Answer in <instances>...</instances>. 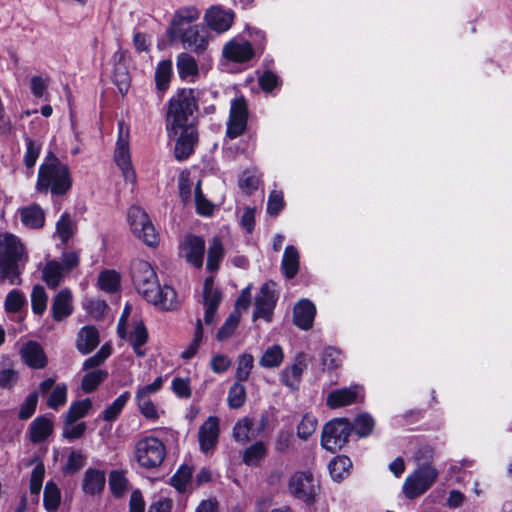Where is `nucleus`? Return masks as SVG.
Masks as SVG:
<instances>
[{"label": "nucleus", "instance_id": "nucleus-1", "mask_svg": "<svg viewBox=\"0 0 512 512\" xmlns=\"http://www.w3.org/2000/svg\"><path fill=\"white\" fill-rule=\"evenodd\" d=\"M131 278L134 287L147 302L163 310H174L178 307L176 291L170 286H160L156 272L150 263L144 260L134 261L131 265Z\"/></svg>", "mask_w": 512, "mask_h": 512}, {"label": "nucleus", "instance_id": "nucleus-2", "mask_svg": "<svg viewBox=\"0 0 512 512\" xmlns=\"http://www.w3.org/2000/svg\"><path fill=\"white\" fill-rule=\"evenodd\" d=\"M72 186L68 166L49 152L39 166L35 189L39 193L50 192L53 196L66 194Z\"/></svg>", "mask_w": 512, "mask_h": 512}, {"label": "nucleus", "instance_id": "nucleus-3", "mask_svg": "<svg viewBox=\"0 0 512 512\" xmlns=\"http://www.w3.org/2000/svg\"><path fill=\"white\" fill-rule=\"evenodd\" d=\"M197 102L192 89H182L170 101L166 114V128L170 137H175L181 128L195 127L193 115Z\"/></svg>", "mask_w": 512, "mask_h": 512}, {"label": "nucleus", "instance_id": "nucleus-4", "mask_svg": "<svg viewBox=\"0 0 512 512\" xmlns=\"http://www.w3.org/2000/svg\"><path fill=\"white\" fill-rule=\"evenodd\" d=\"M1 244L4 247V253L0 252V278L14 284L20 274L17 261L21 260L24 248L20 240L12 234L3 235Z\"/></svg>", "mask_w": 512, "mask_h": 512}, {"label": "nucleus", "instance_id": "nucleus-5", "mask_svg": "<svg viewBox=\"0 0 512 512\" xmlns=\"http://www.w3.org/2000/svg\"><path fill=\"white\" fill-rule=\"evenodd\" d=\"M438 470L431 463L420 464L403 483V493L408 499H415L429 490L438 478Z\"/></svg>", "mask_w": 512, "mask_h": 512}, {"label": "nucleus", "instance_id": "nucleus-6", "mask_svg": "<svg viewBox=\"0 0 512 512\" xmlns=\"http://www.w3.org/2000/svg\"><path fill=\"white\" fill-rule=\"evenodd\" d=\"M166 456V448L161 440L148 436L135 444L134 457L137 463L145 468L152 469L160 466Z\"/></svg>", "mask_w": 512, "mask_h": 512}, {"label": "nucleus", "instance_id": "nucleus-7", "mask_svg": "<svg viewBox=\"0 0 512 512\" xmlns=\"http://www.w3.org/2000/svg\"><path fill=\"white\" fill-rule=\"evenodd\" d=\"M351 424L345 418H336L326 423L322 430L321 445L332 453L342 449L348 442Z\"/></svg>", "mask_w": 512, "mask_h": 512}, {"label": "nucleus", "instance_id": "nucleus-8", "mask_svg": "<svg viewBox=\"0 0 512 512\" xmlns=\"http://www.w3.org/2000/svg\"><path fill=\"white\" fill-rule=\"evenodd\" d=\"M133 234L148 246H156L159 243V235L155 230L148 214L139 206H132L127 213Z\"/></svg>", "mask_w": 512, "mask_h": 512}, {"label": "nucleus", "instance_id": "nucleus-9", "mask_svg": "<svg viewBox=\"0 0 512 512\" xmlns=\"http://www.w3.org/2000/svg\"><path fill=\"white\" fill-rule=\"evenodd\" d=\"M114 159L118 167L121 169L126 182L134 183L136 181V173L132 167L130 150H129V127L124 121L118 122V139Z\"/></svg>", "mask_w": 512, "mask_h": 512}, {"label": "nucleus", "instance_id": "nucleus-10", "mask_svg": "<svg viewBox=\"0 0 512 512\" xmlns=\"http://www.w3.org/2000/svg\"><path fill=\"white\" fill-rule=\"evenodd\" d=\"M289 490L293 496L309 504L315 500L319 482L310 472H296L290 479Z\"/></svg>", "mask_w": 512, "mask_h": 512}, {"label": "nucleus", "instance_id": "nucleus-11", "mask_svg": "<svg viewBox=\"0 0 512 512\" xmlns=\"http://www.w3.org/2000/svg\"><path fill=\"white\" fill-rule=\"evenodd\" d=\"M175 35L180 39L184 48L196 54L204 53L209 45V33L201 25H191L179 28Z\"/></svg>", "mask_w": 512, "mask_h": 512}, {"label": "nucleus", "instance_id": "nucleus-12", "mask_svg": "<svg viewBox=\"0 0 512 512\" xmlns=\"http://www.w3.org/2000/svg\"><path fill=\"white\" fill-rule=\"evenodd\" d=\"M248 108L243 97L232 101L227 122L226 137L235 139L242 135L247 127Z\"/></svg>", "mask_w": 512, "mask_h": 512}, {"label": "nucleus", "instance_id": "nucleus-13", "mask_svg": "<svg viewBox=\"0 0 512 512\" xmlns=\"http://www.w3.org/2000/svg\"><path fill=\"white\" fill-rule=\"evenodd\" d=\"M276 301L275 283L267 282L263 284L255 298L253 318H263L266 321H270Z\"/></svg>", "mask_w": 512, "mask_h": 512}, {"label": "nucleus", "instance_id": "nucleus-14", "mask_svg": "<svg viewBox=\"0 0 512 512\" xmlns=\"http://www.w3.org/2000/svg\"><path fill=\"white\" fill-rule=\"evenodd\" d=\"M234 18L235 14L231 9H224L218 5L211 6L204 14V22L208 28L218 34L228 31Z\"/></svg>", "mask_w": 512, "mask_h": 512}, {"label": "nucleus", "instance_id": "nucleus-15", "mask_svg": "<svg viewBox=\"0 0 512 512\" xmlns=\"http://www.w3.org/2000/svg\"><path fill=\"white\" fill-rule=\"evenodd\" d=\"M204 252L205 241L201 237L188 235L180 245L179 254L188 263L200 268L203 264Z\"/></svg>", "mask_w": 512, "mask_h": 512}, {"label": "nucleus", "instance_id": "nucleus-16", "mask_svg": "<svg viewBox=\"0 0 512 512\" xmlns=\"http://www.w3.org/2000/svg\"><path fill=\"white\" fill-rule=\"evenodd\" d=\"M307 368L306 355L299 353L293 363L284 368L280 374V381L291 390H297L301 383L303 371Z\"/></svg>", "mask_w": 512, "mask_h": 512}, {"label": "nucleus", "instance_id": "nucleus-17", "mask_svg": "<svg viewBox=\"0 0 512 512\" xmlns=\"http://www.w3.org/2000/svg\"><path fill=\"white\" fill-rule=\"evenodd\" d=\"M219 432V419L215 416L208 417L198 431V440L202 452L208 453L215 448Z\"/></svg>", "mask_w": 512, "mask_h": 512}, {"label": "nucleus", "instance_id": "nucleus-18", "mask_svg": "<svg viewBox=\"0 0 512 512\" xmlns=\"http://www.w3.org/2000/svg\"><path fill=\"white\" fill-rule=\"evenodd\" d=\"M254 54L251 43L245 40L232 39L223 47V56L233 62H247Z\"/></svg>", "mask_w": 512, "mask_h": 512}, {"label": "nucleus", "instance_id": "nucleus-19", "mask_svg": "<svg viewBox=\"0 0 512 512\" xmlns=\"http://www.w3.org/2000/svg\"><path fill=\"white\" fill-rule=\"evenodd\" d=\"M221 302V293L214 289L213 279L206 278L203 289V305L205 307L204 322L207 325L214 323L216 311Z\"/></svg>", "mask_w": 512, "mask_h": 512}, {"label": "nucleus", "instance_id": "nucleus-20", "mask_svg": "<svg viewBox=\"0 0 512 512\" xmlns=\"http://www.w3.org/2000/svg\"><path fill=\"white\" fill-rule=\"evenodd\" d=\"M178 135L174 149L175 157L178 160H185L191 155L198 142V132L195 127H187L181 128Z\"/></svg>", "mask_w": 512, "mask_h": 512}, {"label": "nucleus", "instance_id": "nucleus-21", "mask_svg": "<svg viewBox=\"0 0 512 512\" xmlns=\"http://www.w3.org/2000/svg\"><path fill=\"white\" fill-rule=\"evenodd\" d=\"M359 392L358 385L334 390L328 394L326 404L332 409L351 405L357 401Z\"/></svg>", "mask_w": 512, "mask_h": 512}, {"label": "nucleus", "instance_id": "nucleus-22", "mask_svg": "<svg viewBox=\"0 0 512 512\" xmlns=\"http://www.w3.org/2000/svg\"><path fill=\"white\" fill-rule=\"evenodd\" d=\"M23 361L32 368L41 369L47 364V358L42 347L35 341H28L20 349Z\"/></svg>", "mask_w": 512, "mask_h": 512}, {"label": "nucleus", "instance_id": "nucleus-23", "mask_svg": "<svg viewBox=\"0 0 512 512\" xmlns=\"http://www.w3.org/2000/svg\"><path fill=\"white\" fill-rule=\"evenodd\" d=\"M315 314V305L308 299H302L294 307V324L300 329L308 330L312 327Z\"/></svg>", "mask_w": 512, "mask_h": 512}, {"label": "nucleus", "instance_id": "nucleus-24", "mask_svg": "<svg viewBox=\"0 0 512 512\" xmlns=\"http://www.w3.org/2000/svg\"><path fill=\"white\" fill-rule=\"evenodd\" d=\"M52 317L55 321H62L72 314V294L70 290H61L54 298L52 303Z\"/></svg>", "mask_w": 512, "mask_h": 512}, {"label": "nucleus", "instance_id": "nucleus-25", "mask_svg": "<svg viewBox=\"0 0 512 512\" xmlns=\"http://www.w3.org/2000/svg\"><path fill=\"white\" fill-rule=\"evenodd\" d=\"M99 344V332L94 326H85L77 335L76 347L82 354H88Z\"/></svg>", "mask_w": 512, "mask_h": 512}, {"label": "nucleus", "instance_id": "nucleus-26", "mask_svg": "<svg viewBox=\"0 0 512 512\" xmlns=\"http://www.w3.org/2000/svg\"><path fill=\"white\" fill-rule=\"evenodd\" d=\"M105 486V474L104 472L89 468L85 471L82 489L86 494L95 495L100 493Z\"/></svg>", "mask_w": 512, "mask_h": 512}, {"label": "nucleus", "instance_id": "nucleus-27", "mask_svg": "<svg viewBox=\"0 0 512 512\" xmlns=\"http://www.w3.org/2000/svg\"><path fill=\"white\" fill-rule=\"evenodd\" d=\"M22 223L30 229H39L44 226L45 214L37 204L27 206L20 211Z\"/></svg>", "mask_w": 512, "mask_h": 512}, {"label": "nucleus", "instance_id": "nucleus-28", "mask_svg": "<svg viewBox=\"0 0 512 512\" xmlns=\"http://www.w3.org/2000/svg\"><path fill=\"white\" fill-rule=\"evenodd\" d=\"M53 431V423L45 417L35 418L29 427L30 440L33 443H40L47 439Z\"/></svg>", "mask_w": 512, "mask_h": 512}, {"label": "nucleus", "instance_id": "nucleus-29", "mask_svg": "<svg viewBox=\"0 0 512 512\" xmlns=\"http://www.w3.org/2000/svg\"><path fill=\"white\" fill-rule=\"evenodd\" d=\"M300 256L296 247L289 245L285 248L281 268L286 278L292 279L299 270Z\"/></svg>", "mask_w": 512, "mask_h": 512}, {"label": "nucleus", "instance_id": "nucleus-30", "mask_svg": "<svg viewBox=\"0 0 512 512\" xmlns=\"http://www.w3.org/2000/svg\"><path fill=\"white\" fill-rule=\"evenodd\" d=\"M65 273L64 267L57 261H49L42 270V279L47 286L56 289L62 282Z\"/></svg>", "mask_w": 512, "mask_h": 512}, {"label": "nucleus", "instance_id": "nucleus-31", "mask_svg": "<svg viewBox=\"0 0 512 512\" xmlns=\"http://www.w3.org/2000/svg\"><path fill=\"white\" fill-rule=\"evenodd\" d=\"M77 224L75 220L68 213H63L56 222V229L54 237L60 239L63 244H66L76 233Z\"/></svg>", "mask_w": 512, "mask_h": 512}, {"label": "nucleus", "instance_id": "nucleus-32", "mask_svg": "<svg viewBox=\"0 0 512 512\" xmlns=\"http://www.w3.org/2000/svg\"><path fill=\"white\" fill-rule=\"evenodd\" d=\"M113 58L115 61L118 60V62L114 66L112 79L117 85L120 93L125 94L128 91L130 85V76L125 65L121 63L123 53L118 51L114 54Z\"/></svg>", "mask_w": 512, "mask_h": 512}, {"label": "nucleus", "instance_id": "nucleus-33", "mask_svg": "<svg viewBox=\"0 0 512 512\" xmlns=\"http://www.w3.org/2000/svg\"><path fill=\"white\" fill-rule=\"evenodd\" d=\"M176 66L181 79L193 78L198 75V64L188 53H180L177 56Z\"/></svg>", "mask_w": 512, "mask_h": 512}, {"label": "nucleus", "instance_id": "nucleus-34", "mask_svg": "<svg viewBox=\"0 0 512 512\" xmlns=\"http://www.w3.org/2000/svg\"><path fill=\"white\" fill-rule=\"evenodd\" d=\"M352 468L351 460L346 456H337L329 463V472L335 481H341L347 477Z\"/></svg>", "mask_w": 512, "mask_h": 512}, {"label": "nucleus", "instance_id": "nucleus-35", "mask_svg": "<svg viewBox=\"0 0 512 512\" xmlns=\"http://www.w3.org/2000/svg\"><path fill=\"white\" fill-rule=\"evenodd\" d=\"M284 360V352L280 345L274 344L267 348L259 360L260 366L264 368H277Z\"/></svg>", "mask_w": 512, "mask_h": 512}, {"label": "nucleus", "instance_id": "nucleus-36", "mask_svg": "<svg viewBox=\"0 0 512 512\" xmlns=\"http://www.w3.org/2000/svg\"><path fill=\"white\" fill-rule=\"evenodd\" d=\"M148 333L146 327L143 323H138L135 325L133 331L131 332L128 341L133 347L134 352L138 357H143L146 354V351L142 349V346L147 342Z\"/></svg>", "mask_w": 512, "mask_h": 512}, {"label": "nucleus", "instance_id": "nucleus-37", "mask_svg": "<svg viewBox=\"0 0 512 512\" xmlns=\"http://www.w3.org/2000/svg\"><path fill=\"white\" fill-rule=\"evenodd\" d=\"M200 16V12L196 7H186L176 12L172 26L174 33L178 32L179 28H186V24H191L196 21Z\"/></svg>", "mask_w": 512, "mask_h": 512}, {"label": "nucleus", "instance_id": "nucleus-38", "mask_svg": "<svg viewBox=\"0 0 512 512\" xmlns=\"http://www.w3.org/2000/svg\"><path fill=\"white\" fill-rule=\"evenodd\" d=\"M172 73V63L169 60L161 61L155 72L157 90L163 94L169 87Z\"/></svg>", "mask_w": 512, "mask_h": 512}, {"label": "nucleus", "instance_id": "nucleus-39", "mask_svg": "<svg viewBox=\"0 0 512 512\" xmlns=\"http://www.w3.org/2000/svg\"><path fill=\"white\" fill-rule=\"evenodd\" d=\"M43 498L44 507L47 511L54 512L58 509L61 501V493L54 482H47Z\"/></svg>", "mask_w": 512, "mask_h": 512}, {"label": "nucleus", "instance_id": "nucleus-40", "mask_svg": "<svg viewBox=\"0 0 512 512\" xmlns=\"http://www.w3.org/2000/svg\"><path fill=\"white\" fill-rule=\"evenodd\" d=\"M129 399L130 393L128 391L119 395L113 403L102 412V419L105 421H114L119 416Z\"/></svg>", "mask_w": 512, "mask_h": 512}, {"label": "nucleus", "instance_id": "nucleus-41", "mask_svg": "<svg viewBox=\"0 0 512 512\" xmlns=\"http://www.w3.org/2000/svg\"><path fill=\"white\" fill-rule=\"evenodd\" d=\"M91 407L92 402L88 398L73 402L65 413V418L68 419L69 422H76L85 417Z\"/></svg>", "mask_w": 512, "mask_h": 512}, {"label": "nucleus", "instance_id": "nucleus-42", "mask_svg": "<svg viewBox=\"0 0 512 512\" xmlns=\"http://www.w3.org/2000/svg\"><path fill=\"white\" fill-rule=\"evenodd\" d=\"M241 318L240 311H233L228 318L225 320L224 324L221 326L219 331L217 332L216 338L218 341H225L231 337L236 328L239 325Z\"/></svg>", "mask_w": 512, "mask_h": 512}, {"label": "nucleus", "instance_id": "nucleus-43", "mask_svg": "<svg viewBox=\"0 0 512 512\" xmlns=\"http://www.w3.org/2000/svg\"><path fill=\"white\" fill-rule=\"evenodd\" d=\"M107 377V372L101 369L93 370L84 375L81 388L85 393L93 392Z\"/></svg>", "mask_w": 512, "mask_h": 512}, {"label": "nucleus", "instance_id": "nucleus-44", "mask_svg": "<svg viewBox=\"0 0 512 512\" xmlns=\"http://www.w3.org/2000/svg\"><path fill=\"white\" fill-rule=\"evenodd\" d=\"M48 296L41 285H35L31 293V305L33 313L42 315L47 308Z\"/></svg>", "mask_w": 512, "mask_h": 512}, {"label": "nucleus", "instance_id": "nucleus-45", "mask_svg": "<svg viewBox=\"0 0 512 512\" xmlns=\"http://www.w3.org/2000/svg\"><path fill=\"white\" fill-rule=\"evenodd\" d=\"M25 145L26 149L23 156L24 165L28 169H32L40 155L42 145L29 137L25 138Z\"/></svg>", "mask_w": 512, "mask_h": 512}, {"label": "nucleus", "instance_id": "nucleus-46", "mask_svg": "<svg viewBox=\"0 0 512 512\" xmlns=\"http://www.w3.org/2000/svg\"><path fill=\"white\" fill-rule=\"evenodd\" d=\"M254 367V358L251 354L243 353L238 357L235 378L238 382L246 381Z\"/></svg>", "mask_w": 512, "mask_h": 512}, {"label": "nucleus", "instance_id": "nucleus-47", "mask_svg": "<svg viewBox=\"0 0 512 512\" xmlns=\"http://www.w3.org/2000/svg\"><path fill=\"white\" fill-rule=\"evenodd\" d=\"M98 285L106 292H115L120 285V275L113 270L104 271L98 277Z\"/></svg>", "mask_w": 512, "mask_h": 512}, {"label": "nucleus", "instance_id": "nucleus-48", "mask_svg": "<svg viewBox=\"0 0 512 512\" xmlns=\"http://www.w3.org/2000/svg\"><path fill=\"white\" fill-rule=\"evenodd\" d=\"M192 477V469L187 465H181L171 477L170 484L179 492L185 491Z\"/></svg>", "mask_w": 512, "mask_h": 512}, {"label": "nucleus", "instance_id": "nucleus-49", "mask_svg": "<svg viewBox=\"0 0 512 512\" xmlns=\"http://www.w3.org/2000/svg\"><path fill=\"white\" fill-rule=\"evenodd\" d=\"M318 421L312 414H305L297 427V436L307 440L317 429Z\"/></svg>", "mask_w": 512, "mask_h": 512}, {"label": "nucleus", "instance_id": "nucleus-50", "mask_svg": "<svg viewBox=\"0 0 512 512\" xmlns=\"http://www.w3.org/2000/svg\"><path fill=\"white\" fill-rule=\"evenodd\" d=\"M223 257L222 243L218 238H214L209 249L207 259V269L214 271L218 269L219 262Z\"/></svg>", "mask_w": 512, "mask_h": 512}, {"label": "nucleus", "instance_id": "nucleus-51", "mask_svg": "<svg viewBox=\"0 0 512 512\" xmlns=\"http://www.w3.org/2000/svg\"><path fill=\"white\" fill-rule=\"evenodd\" d=\"M86 429L87 426L84 422H69L68 419L64 418L62 436L68 441H73L81 438L84 435Z\"/></svg>", "mask_w": 512, "mask_h": 512}, {"label": "nucleus", "instance_id": "nucleus-52", "mask_svg": "<svg viewBox=\"0 0 512 512\" xmlns=\"http://www.w3.org/2000/svg\"><path fill=\"white\" fill-rule=\"evenodd\" d=\"M246 400V390L240 383H235L228 392L227 402L230 408L237 409L243 406Z\"/></svg>", "mask_w": 512, "mask_h": 512}, {"label": "nucleus", "instance_id": "nucleus-53", "mask_svg": "<svg viewBox=\"0 0 512 512\" xmlns=\"http://www.w3.org/2000/svg\"><path fill=\"white\" fill-rule=\"evenodd\" d=\"M265 453V445L262 442H257L244 451L243 462L247 465H256Z\"/></svg>", "mask_w": 512, "mask_h": 512}, {"label": "nucleus", "instance_id": "nucleus-54", "mask_svg": "<svg viewBox=\"0 0 512 512\" xmlns=\"http://www.w3.org/2000/svg\"><path fill=\"white\" fill-rule=\"evenodd\" d=\"M253 422L249 418L240 419L233 428V437L238 442H247L251 437Z\"/></svg>", "mask_w": 512, "mask_h": 512}, {"label": "nucleus", "instance_id": "nucleus-55", "mask_svg": "<svg viewBox=\"0 0 512 512\" xmlns=\"http://www.w3.org/2000/svg\"><path fill=\"white\" fill-rule=\"evenodd\" d=\"M374 419L368 414L358 415L354 420V430L360 437H366L374 429Z\"/></svg>", "mask_w": 512, "mask_h": 512}, {"label": "nucleus", "instance_id": "nucleus-56", "mask_svg": "<svg viewBox=\"0 0 512 512\" xmlns=\"http://www.w3.org/2000/svg\"><path fill=\"white\" fill-rule=\"evenodd\" d=\"M19 380V373L13 367L2 365L0 368V388L12 389Z\"/></svg>", "mask_w": 512, "mask_h": 512}, {"label": "nucleus", "instance_id": "nucleus-57", "mask_svg": "<svg viewBox=\"0 0 512 512\" xmlns=\"http://www.w3.org/2000/svg\"><path fill=\"white\" fill-rule=\"evenodd\" d=\"M195 204L198 214L203 216H210L213 213L214 205L204 197L201 190L200 181H198L195 187Z\"/></svg>", "mask_w": 512, "mask_h": 512}, {"label": "nucleus", "instance_id": "nucleus-58", "mask_svg": "<svg viewBox=\"0 0 512 512\" xmlns=\"http://www.w3.org/2000/svg\"><path fill=\"white\" fill-rule=\"evenodd\" d=\"M25 304V295L19 290H12L6 296L5 309L10 313L18 312Z\"/></svg>", "mask_w": 512, "mask_h": 512}, {"label": "nucleus", "instance_id": "nucleus-59", "mask_svg": "<svg viewBox=\"0 0 512 512\" xmlns=\"http://www.w3.org/2000/svg\"><path fill=\"white\" fill-rule=\"evenodd\" d=\"M322 363L329 371L337 369L342 363L341 353L335 348H326L322 354Z\"/></svg>", "mask_w": 512, "mask_h": 512}, {"label": "nucleus", "instance_id": "nucleus-60", "mask_svg": "<svg viewBox=\"0 0 512 512\" xmlns=\"http://www.w3.org/2000/svg\"><path fill=\"white\" fill-rule=\"evenodd\" d=\"M67 400V386L65 384L57 385L52 393L50 394L47 405L57 410L59 407L63 406Z\"/></svg>", "mask_w": 512, "mask_h": 512}, {"label": "nucleus", "instance_id": "nucleus-61", "mask_svg": "<svg viewBox=\"0 0 512 512\" xmlns=\"http://www.w3.org/2000/svg\"><path fill=\"white\" fill-rule=\"evenodd\" d=\"M137 407L140 413L147 419H158V411L151 398L135 396Z\"/></svg>", "mask_w": 512, "mask_h": 512}, {"label": "nucleus", "instance_id": "nucleus-62", "mask_svg": "<svg viewBox=\"0 0 512 512\" xmlns=\"http://www.w3.org/2000/svg\"><path fill=\"white\" fill-rule=\"evenodd\" d=\"M202 338H203L202 323H201L200 319H197L193 341L191 342L189 347L182 352V354H181L182 358H184V359L192 358L196 354V352L200 346V343L202 341Z\"/></svg>", "mask_w": 512, "mask_h": 512}, {"label": "nucleus", "instance_id": "nucleus-63", "mask_svg": "<svg viewBox=\"0 0 512 512\" xmlns=\"http://www.w3.org/2000/svg\"><path fill=\"white\" fill-rule=\"evenodd\" d=\"M85 463L84 455L80 451L73 450L68 456L67 463L64 466V472L73 474L80 470Z\"/></svg>", "mask_w": 512, "mask_h": 512}, {"label": "nucleus", "instance_id": "nucleus-64", "mask_svg": "<svg viewBox=\"0 0 512 512\" xmlns=\"http://www.w3.org/2000/svg\"><path fill=\"white\" fill-rule=\"evenodd\" d=\"M109 485L113 494L116 496H120L126 490L127 479L122 473L118 471H113L110 474Z\"/></svg>", "mask_w": 512, "mask_h": 512}]
</instances>
